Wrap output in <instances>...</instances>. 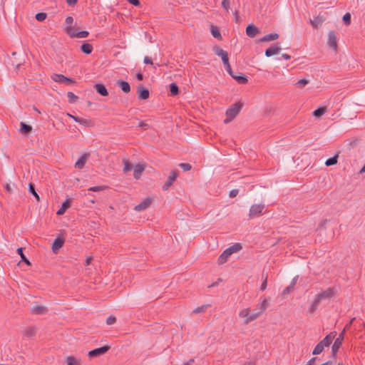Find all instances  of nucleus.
I'll use <instances>...</instances> for the list:
<instances>
[{
    "label": "nucleus",
    "instance_id": "f257e3e1",
    "mask_svg": "<svg viewBox=\"0 0 365 365\" xmlns=\"http://www.w3.org/2000/svg\"><path fill=\"white\" fill-rule=\"evenodd\" d=\"M244 106V103L241 101L232 104L226 110L227 118L224 120L225 124L231 122L240 113Z\"/></svg>",
    "mask_w": 365,
    "mask_h": 365
},
{
    "label": "nucleus",
    "instance_id": "f03ea898",
    "mask_svg": "<svg viewBox=\"0 0 365 365\" xmlns=\"http://www.w3.org/2000/svg\"><path fill=\"white\" fill-rule=\"evenodd\" d=\"M51 79L56 83H59L71 87L76 84V81L73 78H67L62 74L53 73L51 76Z\"/></svg>",
    "mask_w": 365,
    "mask_h": 365
},
{
    "label": "nucleus",
    "instance_id": "7ed1b4c3",
    "mask_svg": "<svg viewBox=\"0 0 365 365\" xmlns=\"http://www.w3.org/2000/svg\"><path fill=\"white\" fill-rule=\"evenodd\" d=\"M264 207V204L252 205L249 211V217L253 219L262 215Z\"/></svg>",
    "mask_w": 365,
    "mask_h": 365
},
{
    "label": "nucleus",
    "instance_id": "20e7f679",
    "mask_svg": "<svg viewBox=\"0 0 365 365\" xmlns=\"http://www.w3.org/2000/svg\"><path fill=\"white\" fill-rule=\"evenodd\" d=\"M110 346L104 345L101 347L96 348V349H94L90 351L88 354V356L90 358H93V357H97V356L103 355L110 349Z\"/></svg>",
    "mask_w": 365,
    "mask_h": 365
},
{
    "label": "nucleus",
    "instance_id": "39448f33",
    "mask_svg": "<svg viewBox=\"0 0 365 365\" xmlns=\"http://www.w3.org/2000/svg\"><path fill=\"white\" fill-rule=\"evenodd\" d=\"M336 294V289L334 287H329L325 291H323L319 294H317L318 298H319L322 301L329 299L332 298Z\"/></svg>",
    "mask_w": 365,
    "mask_h": 365
},
{
    "label": "nucleus",
    "instance_id": "423d86ee",
    "mask_svg": "<svg viewBox=\"0 0 365 365\" xmlns=\"http://www.w3.org/2000/svg\"><path fill=\"white\" fill-rule=\"evenodd\" d=\"M178 176V170H172L170 173V175L165 182V184L163 185V190H167L168 188L173 185V182L176 180V178Z\"/></svg>",
    "mask_w": 365,
    "mask_h": 365
},
{
    "label": "nucleus",
    "instance_id": "0eeeda50",
    "mask_svg": "<svg viewBox=\"0 0 365 365\" xmlns=\"http://www.w3.org/2000/svg\"><path fill=\"white\" fill-rule=\"evenodd\" d=\"M64 238L62 236H58L52 243V250L53 252L56 254L58 251L64 245Z\"/></svg>",
    "mask_w": 365,
    "mask_h": 365
},
{
    "label": "nucleus",
    "instance_id": "6e6552de",
    "mask_svg": "<svg viewBox=\"0 0 365 365\" xmlns=\"http://www.w3.org/2000/svg\"><path fill=\"white\" fill-rule=\"evenodd\" d=\"M344 333H345V331L344 330L342 332H341L339 334V336L335 339V341L331 346V349L333 350L334 353V351H338L339 349H340V347L341 346L342 342L344 339Z\"/></svg>",
    "mask_w": 365,
    "mask_h": 365
},
{
    "label": "nucleus",
    "instance_id": "1a4fd4ad",
    "mask_svg": "<svg viewBox=\"0 0 365 365\" xmlns=\"http://www.w3.org/2000/svg\"><path fill=\"white\" fill-rule=\"evenodd\" d=\"M213 51L216 55L222 58L223 63L229 61L228 53L227 51H224L222 48L218 46H215L213 48Z\"/></svg>",
    "mask_w": 365,
    "mask_h": 365
},
{
    "label": "nucleus",
    "instance_id": "9d476101",
    "mask_svg": "<svg viewBox=\"0 0 365 365\" xmlns=\"http://www.w3.org/2000/svg\"><path fill=\"white\" fill-rule=\"evenodd\" d=\"M151 202H152V198H150V197L145 198L140 203L137 205L134 209L136 211L144 210L147 209L150 205Z\"/></svg>",
    "mask_w": 365,
    "mask_h": 365
},
{
    "label": "nucleus",
    "instance_id": "9b49d317",
    "mask_svg": "<svg viewBox=\"0 0 365 365\" xmlns=\"http://www.w3.org/2000/svg\"><path fill=\"white\" fill-rule=\"evenodd\" d=\"M48 309L46 307L36 305L31 308V312L34 314L42 315L46 314Z\"/></svg>",
    "mask_w": 365,
    "mask_h": 365
},
{
    "label": "nucleus",
    "instance_id": "f8f14e48",
    "mask_svg": "<svg viewBox=\"0 0 365 365\" xmlns=\"http://www.w3.org/2000/svg\"><path fill=\"white\" fill-rule=\"evenodd\" d=\"M336 335V331L331 332L329 334L327 335L320 342L325 346L328 347L331 345L333 339Z\"/></svg>",
    "mask_w": 365,
    "mask_h": 365
},
{
    "label": "nucleus",
    "instance_id": "ddd939ff",
    "mask_svg": "<svg viewBox=\"0 0 365 365\" xmlns=\"http://www.w3.org/2000/svg\"><path fill=\"white\" fill-rule=\"evenodd\" d=\"M89 157H90L89 153L83 154L75 163V168H78V169H82L84 167V165Z\"/></svg>",
    "mask_w": 365,
    "mask_h": 365
},
{
    "label": "nucleus",
    "instance_id": "4468645a",
    "mask_svg": "<svg viewBox=\"0 0 365 365\" xmlns=\"http://www.w3.org/2000/svg\"><path fill=\"white\" fill-rule=\"evenodd\" d=\"M328 43L331 48H334V50L336 49V47H337L336 36L334 32L332 31L329 32Z\"/></svg>",
    "mask_w": 365,
    "mask_h": 365
},
{
    "label": "nucleus",
    "instance_id": "2eb2a0df",
    "mask_svg": "<svg viewBox=\"0 0 365 365\" xmlns=\"http://www.w3.org/2000/svg\"><path fill=\"white\" fill-rule=\"evenodd\" d=\"M281 50V47L278 45L272 46L269 48L265 50V56L267 57H271L273 55H275L279 53V51Z\"/></svg>",
    "mask_w": 365,
    "mask_h": 365
},
{
    "label": "nucleus",
    "instance_id": "dca6fc26",
    "mask_svg": "<svg viewBox=\"0 0 365 365\" xmlns=\"http://www.w3.org/2000/svg\"><path fill=\"white\" fill-rule=\"evenodd\" d=\"M258 31V29L253 24H250L246 28V34L250 38H254Z\"/></svg>",
    "mask_w": 365,
    "mask_h": 365
},
{
    "label": "nucleus",
    "instance_id": "f3484780",
    "mask_svg": "<svg viewBox=\"0 0 365 365\" xmlns=\"http://www.w3.org/2000/svg\"><path fill=\"white\" fill-rule=\"evenodd\" d=\"M232 254L226 249L218 257L217 262L219 264H225Z\"/></svg>",
    "mask_w": 365,
    "mask_h": 365
},
{
    "label": "nucleus",
    "instance_id": "a211bd4d",
    "mask_svg": "<svg viewBox=\"0 0 365 365\" xmlns=\"http://www.w3.org/2000/svg\"><path fill=\"white\" fill-rule=\"evenodd\" d=\"M37 329L35 327H28L24 331V336L31 338L36 334Z\"/></svg>",
    "mask_w": 365,
    "mask_h": 365
},
{
    "label": "nucleus",
    "instance_id": "6ab92c4d",
    "mask_svg": "<svg viewBox=\"0 0 365 365\" xmlns=\"http://www.w3.org/2000/svg\"><path fill=\"white\" fill-rule=\"evenodd\" d=\"M321 302H322V300L319 298H318V296L317 294L314 299V301L312 302V305L310 306V307L309 309V312L311 314L314 313L317 311V309H318V307Z\"/></svg>",
    "mask_w": 365,
    "mask_h": 365
},
{
    "label": "nucleus",
    "instance_id": "aec40b11",
    "mask_svg": "<svg viewBox=\"0 0 365 365\" xmlns=\"http://www.w3.org/2000/svg\"><path fill=\"white\" fill-rule=\"evenodd\" d=\"M116 85L122 90V91H130V86L128 82L118 80L116 81Z\"/></svg>",
    "mask_w": 365,
    "mask_h": 365
},
{
    "label": "nucleus",
    "instance_id": "412c9836",
    "mask_svg": "<svg viewBox=\"0 0 365 365\" xmlns=\"http://www.w3.org/2000/svg\"><path fill=\"white\" fill-rule=\"evenodd\" d=\"M278 38H279V35L277 33H272V34L264 35L259 41L260 42L271 41L276 40Z\"/></svg>",
    "mask_w": 365,
    "mask_h": 365
},
{
    "label": "nucleus",
    "instance_id": "4be33fe9",
    "mask_svg": "<svg viewBox=\"0 0 365 365\" xmlns=\"http://www.w3.org/2000/svg\"><path fill=\"white\" fill-rule=\"evenodd\" d=\"M17 254L21 257V261L19 262V264L21 262H24L27 265L30 266L31 265V262L26 257V256L24 254V248L23 247H19L16 250Z\"/></svg>",
    "mask_w": 365,
    "mask_h": 365
},
{
    "label": "nucleus",
    "instance_id": "5701e85b",
    "mask_svg": "<svg viewBox=\"0 0 365 365\" xmlns=\"http://www.w3.org/2000/svg\"><path fill=\"white\" fill-rule=\"evenodd\" d=\"M32 130V127L24 122L20 123V132L24 135H27Z\"/></svg>",
    "mask_w": 365,
    "mask_h": 365
},
{
    "label": "nucleus",
    "instance_id": "b1692460",
    "mask_svg": "<svg viewBox=\"0 0 365 365\" xmlns=\"http://www.w3.org/2000/svg\"><path fill=\"white\" fill-rule=\"evenodd\" d=\"M145 168L143 165L138 164L134 168L133 176L135 179H139L144 171Z\"/></svg>",
    "mask_w": 365,
    "mask_h": 365
},
{
    "label": "nucleus",
    "instance_id": "393cba45",
    "mask_svg": "<svg viewBox=\"0 0 365 365\" xmlns=\"http://www.w3.org/2000/svg\"><path fill=\"white\" fill-rule=\"evenodd\" d=\"M268 306V301L264 298L262 302L257 305L255 310H257L260 314L264 312Z\"/></svg>",
    "mask_w": 365,
    "mask_h": 365
},
{
    "label": "nucleus",
    "instance_id": "a878e982",
    "mask_svg": "<svg viewBox=\"0 0 365 365\" xmlns=\"http://www.w3.org/2000/svg\"><path fill=\"white\" fill-rule=\"evenodd\" d=\"M327 112V107H319L313 112V115L317 118H321Z\"/></svg>",
    "mask_w": 365,
    "mask_h": 365
},
{
    "label": "nucleus",
    "instance_id": "bb28decb",
    "mask_svg": "<svg viewBox=\"0 0 365 365\" xmlns=\"http://www.w3.org/2000/svg\"><path fill=\"white\" fill-rule=\"evenodd\" d=\"M210 31L214 38H217L219 40L222 39L220 31L217 26L212 25L210 26Z\"/></svg>",
    "mask_w": 365,
    "mask_h": 365
},
{
    "label": "nucleus",
    "instance_id": "cd10ccee",
    "mask_svg": "<svg viewBox=\"0 0 365 365\" xmlns=\"http://www.w3.org/2000/svg\"><path fill=\"white\" fill-rule=\"evenodd\" d=\"M67 365H81L80 359H77L73 356H68L66 357Z\"/></svg>",
    "mask_w": 365,
    "mask_h": 365
},
{
    "label": "nucleus",
    "instance_id": "c85d7f7f",
    "mask_svg": "<svg viewBox=\"0 0 365 365\" xmlns=\"http://www.w3.org/2000/svg\"><path fill=\"white\" fill-rule=\"evenodd\" d=\"M81 50L86 54H90L93 51V46L90 43H84L81 46Z\"/></svg>",
    "mask_w": 365,
    "mask_h": 365
},
{
    "label": "nucleus",
    "instance_id": "c756f323",
    "mask_svg": "<svg viewBox=\"0 0 365 365\" xmlns=\"http://www.w3.org/2000/svg\"><path fill=\"white\" fill-rule=\"evenodd\" d=\"M242 249V246L240 243H235L233 245L227 248V250L231 253L233 254L237 252Z\"/></svg>",
    "mask_w": 365,
    "mask_h": 365
},
{
    "label": "nucleus",
    "instance_id": "7c9ffc66",
    "mask_svg": "<svg viewBox=\"0 0 365 365\" xmlns=\"http://www.w3.org/2000/svg\"><path fill=\"white\" fill-rule=\"evenodd\" d=\"M259 314L260 313L258 311L256 312V310H254V312L252 314H250L249 317L245 319V323H250L251 322L255 320L259 316Z\"/></svg>",
    "mask_w": 365,
    "mask_h": 365
},
{
    "label": "nucleus",
    "instance_id": "2f4dec72",
    "mask_svg": "<svg viewBox=\"0 0 365 365\" xmlns=\"http://www.w3.org/2000/svg\"><path fill=\"white\" fill-rule=\"evenodd\" d=\"M324 346L319 341L312 351L313 355L320 354L324 349Z\"/></svg>",
    "mask_w": 365,
    "mask_h": 365
},
{
    "label": "nucleus",
    "instance_id": "473e14b6",
    "mask_svg": "<svg viewBox=\"0 0 365 365\" xmlns=\"http://www.w3.org/2000/svg\"><path fill=\"white\" fill-rule=\"evenodd\" d=\"M337 162H338V155H335L334 156L328 158L325 162V165L327 166L334 165L337 163Z\"/></svg>",
    "mask_w": 365,
    "mask_h": 365
},
{
    "label": "nucleus",
    "instance_id": "72a5a7b5",
    "mask_svg": "<svg viewBox=\"0 0 365 365\" xmlns=\"http://www.w3.org/2000/svg\"><path fill=\"white\" fill-rule=\"evenodd\" d=\"M310 24L314 28H318L322 24V19L317 16L314 19H310Z\"/></svg>",
    "mask_w": 365,
    "mask_h": 365
},
{
    "label": "nucleus",
    "instance_id": "f704fd0d",
    "mask_svg": "<svg viewBox=\"0 0 365 365\" xmlns=\"http://www.w3.org/2000/svg\"><path fill=\"white\" fill-rule=\"evenodd\" d=\"M262 284L260 286V290L261 291H264L267 288V279H268V275L267 274H264V272H262Z\"/></svg>",
    "mask_w": 365,
    "mask_h": 365
},
{
    "label": "nucleus",
    "instance_id": "c9c22d12",
    "mask_svg": "<svg viewBox=\"0 0 365 365\" xmlns=\"http://www.w3.org/2000/svg\"><path fill=\"white\" fill-rule=\"evenodd\" d=\"M210 306V304H203L200 307L195 308L192 313L199 314L205 312V310Z\"/></svg>",
    "mask_w": 365,
    "mask_h": 365
},
{
    "label": "nucleus",
    "instance_id": "e433bc0d",
    "mask_svg": "<svg viewBox=\"0 0 365 365\" xmlns=\"http://www.w3.org/2000/svg\"><path fill=\"white\" fill-rule=\"evenodd\" d=\"M66 33L70 36L71 38H76V34L78 33L76 31L75 27L73 26H68L66 29Z\"/></svg>",
    "mask_w": 365,
    "mask_h": 365
},
{
    "label": "nucleus",
    "instance_id": "4c0bfd02",
    "mask_svg": "<svg viewBox=\"0 0 365 365\" xmlns=\"http://www.w3.org/2000/svg\"><path fill=\"white\" fill-rule=\"evenodd\" d=\"M231 76L233 78H235L240 83H245L246 82H247V78L245 76H240V75L236 76V75H234V73Z\"/></svg>",
    "mask_w": 365,
    "mask_h": 365
},
{
    "label": "nucleus",
    "instance_id": "58836bf2",
    "mask_svg": "<svg viewBox=\"0 0 365 365\" xmlns=\"http://www.w3.org/2000/svg\"><path fill=\"white\" fill-rule=\"evenodd\" d=\"M29 190L36 198L37 200H39V196L35 190V185L31 182L29 185Z\"/></svg>",
    "mask_w": 365,
    "mask_h": 365
},
{
    "label": "nucleus",
    "instance_id": "ea45409f",
    "mask_svg": "<svg viewBox=\"0 0 365 365\" xmlns=\"http://www.w3.org/2000/svg\"><path fill=\"white\" fill-rule=\"evenodd\" d=\"M78 123H80L81 125H83L86 127L91 126L93 124L92 121L91 120L82 118H79Z\"/></svg>",
    "mask_w": 365,
    "mask_h": 365
},
{
    "label": "nucleus",
    "instance_id": "a19ab883",
    "mask_svg": "<svg viewBox=\"0 0 365 365\" xmlns=\"http://www.w3.org/2000/svg\"><path fill=\"white\" fill-rule=\"evenodd\" d=\"M47 14L43 12H40L36 14L35 19L38 21H43L46 19Z\"/></svg>",
    "mask_w": 365,
    "mask_h": 365
},
{
    "label": "nucleus",
    "instance_id": "79ce46f5",
    "mask_svg": "<svg viewBox=\"0 0 365 365\" xmlns=\"http://www.w3.org/2000/svg\"><path fill=\"white\" fill-rule=\"evenodd\" d=\"M68 98L70 103H73L78 99V97L74 93H68Z\"/></svg>",
    "mask_w": 365,
    "mask_h": 365
},
{
    "label": "nucleus",
    "instance_id": "37998d69",
    "mask_svg": "<svg viewBox=\"0 0 365 365\" xmlns=\"http://www.w3.org/2000/svg\"><path fill=\"white\" fill-rule=\"evenodd\" d=\"M123 163H124L123 171L125 173H128V172L130 171L132 169V165L130 163V162L127 160H124Z\"/></svg>",
    "mask_w": 365,
    "mask_h": 365
},
{
    "label": "nucleus",
    "instance_id": "c03bdc74",
    "mask_svg": "<svg viewBox=\"0 0 365 365\" xmlns=\"http://www.w3.org/2000/svg\"><path fill=\"white\" fill-rule=\"evenodd\" d=\"M309 83V81L307 80V79H301L299 81H298L297 83H296V86H297L298 88H302L304 86H305L307 83Z\"/></svg>",
    "mask_w": 365,
    "mask_h": 365
},
{
    "label": "nucleus",
    "instance_id": "a18cd8bd",
    "mask_svg": "<svg viewBox=\"0 0 365 365\" xmlns=\"http://www.w3.org/2000/svg\"><path fill=\"white\" fill-rule=\"evenodd\" d=\"M106 188H107V187L104 186V185L94 186V187H91L90 188H88V190L93 191V192H99V191H102Z\"/></svg>",
    "mask_w": 365,
    "mask_h": 365
},
{
    "label": "nucleus",
    "instance_id": "49530a36",
    "mask_svg": "<svg viewBox=\"0 0 365 365\" xmlns=\"http://www.w3.org/2000/svg\"><path fill=\"white\" fill-rule=\"evenodd\" d=\"M89 33L86 31H78L75 36L76 38H83L88 36Z\"/></svg>",
    "mask_w": 365,
    "mask_h": 365
},
{
    "label": "nucleus",
    "instance_id": "de8ad7c7",
    "mask_svg": "<svg viewBox=\"0 0 365 365\" xmlns=\"http://www.w3.org/2000/svg\"><path fill=\"white\" fill-rule=\"evenodd\" d=\"M179 167L181 168L184 171H189L192 168V166L190 164L185 163H180Z\"/></svg>",
    "mask_w": 365,
    "mask_h": 365
},
{
    "label": "nucleus",
    "instance_id": "09e8293b",
    "mask_svg": "<svg viewBox=\"0 0 365 365\" xmlns=\"http://www.w3.org/2000/svg\"><path fill=\"white\" fill-rule=\"evenodd\" d=\"M343 21L344 24L349 25L351 23V14L349 13H346L343 16Z\"/></svg>",
    "mask_w": 365,
    "mask_h": 365
},
{
    "label": "nucleus",
    "instance_id": "8fccbe9b",
    "mask_svg": "<svg viewBox=\"0 0 365 365\" xmlns=\"http://www.w3.org/2000/svg\"><path fill=\"white\" fill-rule=\"evenodd\" d=\"M239 315L240 317L247 319L250 315V309H242V311H240Z\"/></svg>",
    "mask_w": 365,
    "mask_h": 365
},
{
    "label": "nucleus",
    "instance_id": "3c124183",
    "mask_svg": "<svg viewBox=\"0 0 365 365\" xmlns=\"http://www.w3.org/2000/svg\"><path fill=\"white\" fill-rule=\"evenodd\" d=\"M294 289V287L292 286L291 284H289V286H287L283 291H282V294L283 296L286 295V294H289L292 290Z\"/></svg>",
    "mask_w": 365,
    "mask_h": 365
},
{
    "label": "nucleus",
    "instance_id": "603ef678",
    "mask_svg": "<svg viewBox=\"0 0 365 365\" xmlns=\"http://www.w3.org/2000/svg\"><path fill=\"white\" fill-rule=\"evenodd\" d=\"M63 207H64L66 210L68 209L71 206V199H66L61 205Z\"/></svg>",
    "mask_w": 365,
    "mask_h": 365
},
{
    "label": "nucleus",
    "instance_id": "864d4df0",
    "mask_svg": "<svg viewBox=\"0 0 365 365\" xmlns=\"http://www.w3.org/2000/svg\"><path fill=\"white\" fill-rule=\"evenodd\" d=\"M116 322V318L113 316H110L106 319V324L108 325H111Z\"/></svg>",
    "mask_w": 365,
    "mask_h": 365
},
{
    "label": "nucleus",
    "instance_id": "5fc2aeb1",
    "mask_svg": "<svg viewBox=\"0 0 365 365\" xmlns=\"http://www.w3.org/2000/svg\"><path fill=\"white\" fill-rule=\"evenodd\" d=\"M150 93H138V98L140 100H146L149 98Z\"/></svg>",
    "mask_w": 365,
    "mask_h": 365
},
{
    "label": "nucleus",
    "instance_id": "6e6d98bb",
    "mask_svg": "<svg viewBox=\"0 0 365 365\" xmlns=\"http://www.w3.org/2000/svg\"><path fill=\"white\" fill-rule=\"evenodd\" d=\"M224 65H225V70L228 72V73L230 76H232L233 72H232V68H231V66H230L229 61L227 63H225Z\"/></svg>",
    "mask_w": 365,
    "mask_h": 365
},
{
    "label": "nucleus",
    "instance_id": "4d7b16f0",
    "mask_svg": "<svg viewBox=\"0 0 365 365\" xmlns=\"http://www.w3.org/2000/svg\"><path fill=\"white\" fill-rule=\"evenodd\" d=\"M95 88L96 91H108L105 86L103 84H96Z\"/></svg>",
    "mask_w": 365,
    "mask_h": 365
},
{
    "label": "nucleus",
    "instance_id": "13d9d810",
    "mask_svg": "<svg viewBox=\"0 0 365 365\" xmlns=\"http://www.w3.org/2000/svg\"><path fill=\"white\" fill-rule=\"evenodd\" d=\"M230 0H223L222 1V7L227 11L230 9Z\"/></svg>",
    "mask_w": 365,
    "mask_h": 365
},
{
    "label": "nucleus",
    "instance_id": "bf43d9fd",
    "mask_svg": "<svg viewBox=\"0 0 365 365\" xmlns=\"http://www.w3.org/2000/svg\"><path fill=\"white\" fill-rule=\"evenodd\" d=\"M238 193H239V190L233 189L230 192L229 196H230V197L233 198V197H235Z\"/></svg>",
    "mask_w": 365,
    "mask_h": 365
},
{
    "label": "nucleus",
    "instance_id": "052dcab7",
    "mask_svg": "<svg viewBox=\"0 0 365 365\" xmlns=\"http://www.w3.org/2000/svg\"><path fill=\"white\" fill-rule=\"evenodd\" d=\"M179 91L178 86L175 83H172L170 84V91Z\"/></svg>",
    "mask_w": 365,
    "mask_h": 365
},
{
    "label": "nucleus",
    "instance_id": "680f3d73",
    "mask_svg": "<svg viewBox=\"0 0 365 365\" xmlns=\"http://www.w3.org/2000/svg\"><path fill=\"white\" fill-rule=\"evenodd\" d=\"M4 187L5 189V190L9 193V194H11L13 190H12V188L11 187V185L9 184V183H6L4 185Z\"/></svg>",
    "mask_w": 365,
    "mask_h": 365
},
{
    "label": "nucleus",
    "instance_id": "e2e57ef3",
    "mask_svg": "<svg viewBox=\"0 0 365 365\" xmlns=\"http://www.w3.org/2000/svg\"><path fill=\"white\" fill-rule=\"evenodd\" d=\"M327 222H328V220H327V219L322 220L319 222L317 230L323 228L327 225Z\"/></svg>",
    "mask_w": 365,
    "mask_h": 365
},
{
    "label": "nucleus",
    "instance_id": "0e129e2a",
    "mask_svg": "<svg viewBox=\"0 0 365 365\" xmlns=\"http://www.w3.org/2000/svg\"><path fill=\"white\" fill-rule=\"evenodd\" d=\"M136 91H149L148 88L143 86L142 84H139L137 87Z\"/></svg>",
    "mask_w": 365,
    "mask_h": 365
},
{
    "label": "nucleus",
    "instance_id": "69168bd1",
    "mask_svg": "<svg viewBox=\"0 0 365 365\" xmlns=\"http://www.w3.org/2000/svg\"><path fill=\"white\" fill-rule=\"evenodd\" d=\"M128 2L135 6H138L140 4L139 0H128Z\"/></svg>",
    "mask_w": 365,
    "mask_h": 365
},
{
    "label": "nucleus",
    "instance_id": "338daca9",
    "mask_svg": "<svg viewBox=\"0 0 365 365\" xmlns=\"http://www.w3.org/2000/svg\"><path fill=\"white\" fill-rule=\"evenodd\" d=\"M66 211V210L62 206L58 210V211L56 212V214L58 215H62L65 213V212Z\"/></svg>",
    "mask_w": 365,
    "mask_h": 365
},
{
    "label": "nucleus",
    "instance_id": "774afa93",
    "mask_svg": "<svg viewBox=\"0 0 365 365\" xmlns=\"http://www.w3.org/2000/svg\"><path fill=\"white\" fill-rule=\"evenodd\" d=\"M143 62L145 63V64H153V61L152 59L148 57V56H145L144 58V60H143Z\"/></svg>",
    "mask_w": 365,
    "mask_h": 365
}]
</instances>
